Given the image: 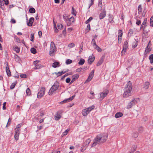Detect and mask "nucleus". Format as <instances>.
<instances>
[{
	"mask_svg": "<svg viewBox=\"0 0 153 153\" xmlns=\"http://www.w3.org/2000/svg\"><path fill=\"white\" fill-rule=\"evenodd\" d=\"M107 137L108 134H107L98 135L94 139L92 146H95L97 144L100 143H102L105 142L107 139Z\"/></svg>",
	"mask_w": 153,
	"mask_h": 153,
	"instance_id": "f257e3e1",
	"label": "nucleus"
},
{
	"mask_svg": "<svg viewBox=\"0 0 153 153\" xmlns=\"http://www.w3.org/2000/svg\"><path fill=\"white\" fill-rule=\"evenodd\" d=\"M132 89V84L129 81L127 84L124 89V93L123 94V97L124 98H126L131 95V91Z\"/></svg>",
	"mask_w": 153,
	"mask_h": 153,
	"instance_id": "f03ea898",
	"label": "nucleus"
},
{
	"mask_svg": "<svg viewBox=\"0 0 153 153\" xmlns=\"http://www.w3.org/2000/svg\"><path fill=\"white\" fill-rule=\"evenodd\" d=\"M59 86V84L57 82L54 83L49 91V95H52L53 93L58 88Z\"/></svg>",
	"mask_w": 153,
	"mask_h": 153,
	"instance_id": "7ed1b4c3",
	"label": "nucleus"
},
{
	"mask_svg": "<svg viewBox=\"0 0 153 153\" xmlns=\"http://www.w3.org/2000/svg\"><path fill=\"white\" fill-rule=\"evenodd\" d=\"M95 107L94 105H92L89 107L84 109L82 111V114L83 116H86Z\"/></svg>",
	"mask_w": 153,
	"mask_h": 153,
	"instance_id": "20e7f679",
	"label": "nucleus"
},
{
	"mask_svg": "<svg viewBox=\"0 0 153 153\" xmlns=\"http://www.w3.org/2000/svg\"><path fill=\"white\" fill-rule=\"evenodd\" d=\"M56 47L54 42H51L50 48L49 51V55L50 56H52L53 55V53L56 51Z\"/></svg>",
	"mask_w": 153,
	"mask_h": 153,
	"instance_id": "39448f33",
	"label": "nucleus"
},
{
	"mask_svg": "<svg viewBox=\"0 0 153 153\" xmlns=\"http://www.w3.org/2000/svg\"><path fill=\"white\" fill-rule=\"evenodd\" d=\"M139 99L138 98L134 99L129 103L128 105H127V108L129 109L131 108L134 105L136 104L139 101Z\"/></svg>",
	"mask_w": 153,
	"mask_h": 153,
	"instance_id": "423d86ee",
	"label": "nucleus"
},
{
	"mask_svg": "<svg viewBox=\"0 0 153 153\" xmlns=\"http://www.w3.org/2000/svg\"><path fill=\"white\" fill-rule=\"evenodd\" d=\"M108 90L105 89L104 90L103 92L100 93V100L103 99L108 94Z\"/></svg>",
	"mask_w": 153,
	"mask_h": 153,
	"instance_id": "0eeeda50",
	"label": "nucleus"
},
{
	"mask_svg": "<svg viewBox=\"0 0 153 153\" xmlns=\"http://www.w3.org/2000/svg\"><path fill=\"white\" fill-rule=\"evenodd\" d=\"M45 89V88H42L37 94V97L40 98L44 95Z\"/></svg>",
	"mask_w": 153,
	"mask_h": 153,
	"instance_id": "6e6552de",
	"label": "nucleus"
},
{
	"mask_svg": "<svg viewBox=\"0 0 153 153\" xmlns=\"http://www.w3.org/2000/svg\"><path fill=\"white\" fill-rule=\"evenodd\" d=\"M118 43H121L122 39V37L123 35V32L122 30H119L118 33Z\"/></svg>",
	"mask_w": 153,
	"mask_h": 153,
	"instance_id": "1a4fd4ad",
	"label": "nucleus"
},
{
	"mask_svg": "<svg viewBox=\"0 0 153 153\" xmlns=\"http://www.w3.org/2000/svg\"><path fill=\"white\" fill-rule=\"evenodd\" d=\"M79 76V75L78 74H76L72 76V79L71 81V84L73 83L77 79Z\"/></svg>",
	"mask_w": 153,
	"mask_h": 153,
	"instance_id": "9d476101",
	"label": "nucleus"
},
{
	"mask_svg": "<svg viewBox=\"0 0 153 153\" xmlns=\"http://www.w3.org/2000/svg\"><path fill=\"white\" fill-rule=\"evenodd\" d=\"M20 127L21 125L20 124L17 125L15 129V133H20Z\"/></svg>",
	"mask_w": 153,
	"mask_h": 153,
	"instance_id": "9b49d317",
	"label": "nucleus"
},
{
	"mask_svg": "<svg viewBox=\"0 0 153 153\" xmlns=\"http://www.w3.org/2000/svg\"><path fill=\"white\" fill-rule=\"evenodd\" d=\"M105 56H102L100 60L97 63V66H98L100 65L103 62Z\"/></svg>",
	"mask_w": 153,
	"mask_h": 153,
	"instance_id": "f8f14e48",
	"label": "nucleus"
},
{
	"mask_svg": "<svg viewBox=\"0 0 153 153\" xmlns=\"http://www.w3.org/2000/svg\"><path fill=\"white\" fill-rule=\"evenodd\" d=\"M94 60L95 57L94 56H90L88 59V62L91 64L94 61Z\"/></svg>",
	"mask_w": 153,
	"mask_h": 153,
	"instance_id": "ddd939ff",
	"label": "nucleus"
},
{
	"mask_svg": "<svg viewBox=\"0 0 153 153\" xmlns=\"http://www.w3.org/2000/svg\"><path fill=\"white\" fill-rule=\"evenodd\" d=\"M34 19L33 17L30 18L29 20V22L27 23V25L28 26H31L34 21Z\"/></svg>",
	"mask_w": 153,
	"mask_h": 153,
	"instance_id": "4468645a",
	"label": "nucleus"
},
{
	"mask_svg": "<svg viewBox=\"0 0 153 153\" xmlns=\"http://www.w3.org/2000/svg\"><path fill=\"white\" fill-rule=\"evenodd\" d=\"M106 15V12L105 11H104L101 13L99 16V18L100 19H101L104 18Z\"/></svg>",
	"mask_w": 153,
	"mask_h": 153,
	"instance_id": "2eb2a0df",
	"label": "nucleus"
},
{
	"mask_svg": "<svg viewBox=\"0 0 153 153\" xmlns=\"http://www.w3.org/2000/svg\"><path fill=\"white\" fill-rule=\"evenodd\" d=\"M75 95H74L72 97H70L69 98H68L66 100H64V101L62 102L63 103H65L68 102H70L75 97Z\"/></svg>",
	"mask_w": 153,
	"mask_h": 153,
	"instance_id": "dca6fc26",
	"label": "nucleus"
},
{
	"mask_svg": "<svg viewBox=\"0 0 153 153\" xmlns=\"http://www.w3.org/2000/svg\"><path fill=\"white\" fill-rule=\"evenodd\" d=\"M60 65L58 62H55L52 64V66L54 68L59 67Z\"/></svg>",
	"mask_w": 153,
	"mask_h": 153,
	"instance_id": "f3484780",
	"label": "nucleus"
},
{
	"mask_svg": "<svg viewBox=\"0 0 153 153\" xmlns=\"http://www.w3.org/2000/svg\"><path fill=\"white\" fill-rule=\"evenodd\" d=\"M109 19L108 20L109 22L111 23H114V21L113 20L114 17L112 15L109 14Z\"/></svg>",
	"mask_w": 153,
	"mask_h": 153,
	"instance_id": "a211bd4d",
	"label": "nucleus"
},
{
	"mask_svg": "<svg viewBox=\"0 0 153 153\" xmlns=\"http://www.w3.org/2000/svg\"><path fill=\"white\" fill-rule=\"evenodd\" d=\"M91 141V140L90 139H87L83 143V145L84 146H85V147H87L88 146V144L90 143Z\"/></svg>",
	"mask_w": 153,
	"mask_h": 153,
	"instance_id": "6ab92c4d",
	"label": "nucleus"
},
{
	"mask_svg": "<svg viewBox=\"0 0 153 153\" xmlns=\"http://www.w3.org/2000/svg\"><path fill=\"white\" fill-rule=\"evenodd\" d=\"M6 71L7 72V74L8 76H11V73L10 71L9 68L8 67V65L7 64V66L6 68Z\"/></svg>",
	"mask_w": 153,
	"mask_h": 153,
	"instance_id": "aec40b11",
	"label": "nucleus"
},
{
	"mask_svg": "<svg viewBox=\"0 0 153 153\" xmlns=\"http://www.w3.org/2000/svg\"><path fill=\"white\" fill-rule=\"evenodd\" d=\"M123 116V113L121 112H118L115 115L116 118H118L122 117Z\"/></svg>",
	"mask_w": 153,
	"mask_h": 153,
	"instance_id": "412c9836",
	"label": "nucleus"
},
{
	"mask_svg": "<svg viewBox=\"0 0 153 153\" xmlns=\"http://www.w3.org/2000/svg\"><path fill=\"white\" fill-rule=\"evenodd\" d=\"M13 49L17 53L19 52L20 51V48L17 46H13Z\"/></svg>",
	"mask_w": 153,
	"mask_h": 153,
	"instance_id": "4be33fe9",
	"label": "nucleus"
},
{
	"mask_svg": "<svg viewBox=\"0 0 153 153\" xmlns=\"http://www.w3.org/2000/svg\"><path fill=\"white\" fill-rule=\"evenodd\" d=\"M151 51V49L150 48H149L148 46H147L145 49V54H146L148 53H149Z\"/></svg>",
	"mask_w": 153,
	"mask_h": 153,
	"instance_id": "5701e85b",
	"label": "nucleus"
},
{
	"mask_svg": "<svg viewBox=\"0 0 153 153\" xmlns=\"http://www.w3.org/2000/svg\"><path fill=\"white\" fill-rule=\"evenodd\" d=\"M43 67V66H42V65H41L40 64H38L36 65V66H35L34 69H38L42 68Z\"/></svg>",
	"mask_w": 153,
	"mask_h": 153,
	"instance_id": "b1692460",
	"label": "nucleus"
},
{
	"mask_svg": "<svg viewBox=\"0 0 153 153\" xmlns=\"http://www.w3.org/2000/svg\"><path fill=\"white\" fill-rule=\"evenodd\" d=\"M149 83L148 82H146L144 85V88L145 89H147L149 87Z\"/></svg>",
	"mask_w": 153,
	"mask_h": 153,
	"instance_id": "393cba45",
	"label": "nucleus"
},
{
	"mask_svg": "<svg viewBox=\"0 0 153 153\" xmlns=\"http://www.w3.org/2000/svg\"><path fill=\"white\" fill-rule=\"evenodd\" d=\"M95 49H96L97 51L99 52H101L102 51L101 49L97 45L96 46L94 47Z\"/></svg>",
	"mask_w": 153,
	"mask_h": 153,
	"instance_id": "a878e982",
	"label": "nucleus"
},
{
	"mask_svg": "<svg viewBox=\"0 0 153 153\" xmlns=\"http://www.w3.org/2000/svg\"><path fill=\"white\" fill-rule=\"evenodd\" d=\"M128 46V44L127 42L126 41L124 43V45L123 46V48L127 49Z\"/></svg>",
	"mask_w": 153,
	"mask_h": 153,
	"instance_id": "bb28decb",
	"label": "nucleus"
},
{
	"mask_svg": "<svg viewBox=\"0 0 153 153\" xmlns=\"http://www.w3.org/2000/svg\"><path fill=\"white\" fill-rule=\"evenodd\" d=\"M61 117V116L60 114H57L55 116V120H57L60 119Z\"/></svg>",
	"mask_w": 153,
	"mask_h": 153,
	"instance_id": "cd10ccee",
	"label": "nucleus"
},
{
	"mask_svg": "<svg viewBox=\"0 0 153 153\" xmlns=\"http://www.w3.org/2000/svg\"><path fill=\"white\" fill-rule=\"evenodd\" d=\"M142 8L141 7V5H139L138 7V13L139 14L141 13Z\"/></svg>",
	"mask_w": 153,
	"mask_h": 153,
	"instance_id": "c85d7f7f",
	"label": "nucleus"
},
{
	"mask_svg": "<svg viewBox=\"0 0 153 153\" xmlns=\"http://www.w3.org/2000/svg\"><path fill=\"white\" fill-rule=\"evenodd\" d=\"M85 60L84 59H81L78 62V64L81 65H83L85 62Z\"/></svg>",
	"mask_w": 153,
	"mask_h": 153,
	"instance_id": "c756f323",
	"label": "nucleus"
},
{
	"mask_svg": "<svg viewBox=\"0 0 153 153\" xmlns=\"http://www.w3.org/2000/svg\"><path fill=\"white\" fill-rule=\"evenodd\" d=\"M26 94L28 96H29L31 94V92L30 89L29 88H27L26 91Z\"/></svg>",
	"mask_w": 153,
	"mask_h": 153,
	"instance_id": "7c9ffc66",
	"label": "nucleus"
},
{
	"mask_svg": "<svg viewBox=\"0 0 153 153\" xmlns=\"http://www.w3.org/2000/svg\"><path fill=\"white\" fill-rule=\"evenodd\" d=\"M144 129L143 127H139L138 129V131L140 133H142Z\"/></svg>",
	"mask_w": 153,
	"mask_h": 153,
	"instance_id": "2f4dec72",
	"label": "nucleus"
},
{
	"mask_svg": "<svg viewBox=\"0 0 153 153\" xmlns=\"http://www.w3.org/2000/svg\"><path fill=\"white\" fill-rule=\"evenodd\" d=\"M149 59L151 63H153V54L149 56Z\"/></svg>",
	"mask_w": 153,
	"mask_h": 153,
	"instance_id": "473e14b6",
	"label": "nucleus"
},
{
	"mask_svg": "<svg viewBox=\"0 0 153 153\" xmlns=\"http://www.w3.org/2000/svg\"><path fill=\"white\" fill-rule=\"evenodd\" d=\"M30 51L31 53L34 54H35L36 52V50L33 48H31L30 49Z\"/></svg>",
	"mask_w": 153,
	"mask_h": 153,
	"instance_id": "72a5a7b5",
	"label": "nucleus"
},
{
	"mask_svg": "<svg viewBox=\"0 0 153 153\" xmlns=\"http://www.w3.org/2000/svg\"><path fill=\"white\" fill-rule=\"evenodd\" d=\"M63 19L66 22H67L69 21V18L66 15H63Z\"/></svg>",
	"mask_w": 153,
	"mask_h": 153,
	"instance_id": "f704fd0d",
	"label": "nucleus"
},
{
	"mask_svg": "<svg viewBox=\"0 0 153 153\" xmlns=\"http://www.w3.org/2000/svg\"><path fill=\"white\" fill-rule=\"evenodd\" d=\"M20 133H15L14 138L15 139L17 140L19 139V137Z\"/></svg>",
	"mask_w": 153,
	"mask_h": 153,
	"instance_id": "c9c22d12",
	"label": "nucleus"
},
{
	"mask_svg": "<svg viewBox=\"0 0 153 153\" xmlns=\"http://www.w3.org/2000/svg\"><path fill=\"white\" fill-rule=\"evenodd\" d=\"M72 62V61L70 59H67L66 62L65 63L67 65H68L71 64Z\"/></svg>",
	"mask_w": 153,
	"mask_h": 153,
	"instance_id": "e433bc0d",
	"label": "nucleus"
},
{
	"mask_svg": "<svg viewBox=\"0 0 153 153\" xmlns=\"http://www.w3.org/2000/svg\"><path fill=\"white\" fill-rule=\"evenodd\" d=\"M35 10L33 8H31L29 9V12L31 13H34L35 12Z\"/></svg>",
	"mask_w": 153,
	"mask_h": 153,
	"instance_id": "4c0bfd02",
	"label": "nucleus"
},
{
	"mask_svg": "<svg viewBox=\"0 0 153 153\" xmlns=\"http://www.w3.org/2000/svg\"><path fill=\"white\" fill-rule=\"evenodd\" d=\"M150 26L153 27V16H152L150 19Z\"/></svg>",
	"mask_w": 153,
	"mask_h": 153,
	"instance_id": "58836bf2",
	"label": "nucleus"
},
{
	"mask_svg": "<svg viewBox=\"0 0 153 153\" xmlns=\"http://www.w3.org/2000/svg\"><path fill=\"white\" fill-rule=\"evenodd\" d=\"M133 30L132 29H130L129 30L128 33V36H131L133 34Z\"/></svg>",
	"mask_w": 153,
	"mask_h": 153,
	"instance_id": "ea45409f",
	"label": "nucleus"
},
{
	"mask_svg": "<svg viewBox=\"0 0 153 153\" xmlns=\"http://www.w3.org/2000/svg\"><path fill=\"white\" fill-rule=\"evenodd\" d=\"M87 148V147H85V146H84V145H83L82 146L81 148V151L82 152H84Z\"/></svg>",
	"mask_w": 153,
	"mask_h": 153,
	"instance_id": "a19ab883",
	"label": "nucleus"
},
{
	"mask_svg": "<svg viewBox=\"0 0 153 153\" xmlns=\"http://www.w3.org/2000/svg\"><path fill=\"white\" fill-rule=\"evenodd\" d=\"M74 21V18L73 17H71L70 18H69V21L71 22H73Z\"/></svg>",
	"mask_w": 153,
	"mask_h": 153,
	"instance_id": "79ce46f5",
	"label": "nucleus"
},
{
	"mask_svg": "<svg viewBox=\"0 0 153 153\" xmlns=\"http://www.w3.org/2000/svg\"><path fill=\"white\" fill-rule=\"evenodd\" d=\"M71 13L74 16H76V12L75 11L73 7L72 8Z\"/></svg>",
	"mask_w": 153,
	"mask_h": 153,
	"instance_id": "37998d69",
	"label": "nucleus"
},
{
	"mask_svg": "<svg viewBox=\"0 0 153 153\" xmlns=\"http://www.w3.org/2000/svg\"><path fill=\"white\" fill-rule=\"evenodd\" d=\"M74 46H75L74 44L73 43H72L69 44L68 45V47L69 48H71L74 47Z\"/></svg>",
	"mask_w": 153,
	"mask_h": 153,
	"instance_id": "c03bdc74",
	"label": "nucleus"
},
{
	"mask_svg": "<svg viewBox=\"0 0 153 153\" xmlns=\"http://www.w3.org/2000/svg\"><path fill=\"white\" fill-rule=\"evenodd\" d=\"M57 27L59 29H61L63 27V26L60 24H58Z\"/></svg>",
	"mask_w": 153,
	"mask_h": 153,
	"instance_id": "a18cd8bd",
	"label": "nucleus"
},
{
	"mask_svg": "<svg viewBox=\"0 0 153 153\" xmlns=\"http://www.w3.org/2000/svg\"><path fill=\"white\" fill-rule=\"evenodd\" d=\"M16 84V82H14L10 85V89H13L15 87V85Z\"/></svg>",
	"mask_w": 153,
	"mask_h": 153,
	"instance_id": "49530a36",
	"label": "nucleus"
},
{
	"mask_svg": "<svg viewBox=\"0 0 153 153\" xmlns=\"http://www.w3.org/2000/svg\"><path fill=\"white\" fill-rule=\"evenodd\" d=\"M0 7L1 8L2 10H4V7L3 2H0Z\"/></svg>",
	"mask_w": 153,
	"mask_h": 153,
	"instance_id": "de8ad7c7",
	"label": "nucleus"
},
{
	"mask_svg": "<svg viewBox=\"0 0 153 153\" xmlns=\"http://www.w3.org/2000/svg\"><path fill=\"white\" fill-rule=\"evenodd\" d=\"M94 70H92L90 73L89 76L93 78L94 76Z\"/></svg>",
	"mask_w": 153,
	"mask_h": 153,
	"instance_id": "09e8293b",
	"label": "nucleus"
},
{
	"mask_svg": "<svg viewBox=\"0 0 153 153\" xmlns=\"http://www.w3.org/2000/svg\"><path fill=\"white\" fill-rule=\"evenodd\" d=\"M92 77L88 76V78L87 79V80H86V81L85 82V83H86L87 82H89L91 80V79H92Z\"/></svg>",
	"mask_w": 153,
	"mask_h": 153,
	"instance_id": "8fccbe9b",
	"label": "nucleus"
},
{
	"mask_svg": "<svg viewBox=\"0 0 153 153\" xmlns=\"http://www.w3.org/2000/svg\"><path fill=\"white\" fill-rule=\"evenodd\" d=\"M31 39L30 41L32 42H33L34 41V34L33 33H31Z\"/></svg>",
	"mask_w": 153,
	"mask_h": 153,
	"instance_id": "3c124183",
	"label": "nucleus"
},
{
	"mask_svg": "<svg viewBox=\"0 0 153 153\" xmlns=\"http://www.w3.org/2000/svg\"><path fill=\"white\" fill-rule=\"evenodd\" d=\"M69 130L68 129H67L65 130L64 132H63L62 135L64 136L67 135L68 132Z\"/></svg>",
	"mask_w": 153,
	"mask_h": 153,
	"instance_id": "603ef678",
	"label": "nucleus"
},
{
	"mask_svg": "<svg viewBox=\"0 0 153 153\" xmlns=\"http://www.w3.org/2000/svg\"><path fill=\"white\" fill-rule=\"evenodd\" d=\"M93 19L92 17H90L88 19L86 20L85 22L86 24H88L90 21H91Z\"/></svg>",
	"mask_w": 153,
	"mask_h": 153,
	"instance_id": "864d4df0",
	"label": "nucleus"
},
{
	"mask_svg": "<svg viewBox=\"0 0 153 153\" xmlns=\"http://www.w3.org/2000/svg\"><path fill=\"white\" fill-rule=\"evenodd\" d=\"M70 75L69 74H65L64 75H63L61 78V80H63L64 78H65V77L67 76L68 75Z\"/></svg>",
	"mask_w": 153,
	"mask_h": 153,
	"instance_id": "5fc2aeb1",
	"label": "nucleus"
},
{
	"mask_svg": "<svg viewBox=\"0 0 153 153\" xmlns=\"http://www.w3.org/2000/svg\"><path fill=\"white\" fill-rule=\"evenodd\" d=\"M54 73L56 75L57 77L60 76L62 75V74H61L60 71L58 72H55Z\"/></svg>",
	"mask_w": 153,
	"mask_h": 153,
	"instance_id": "6e6d98bb",
	"label": "nucleus"
},
{
	"mask_svg": "<svg viewBox=\"0 0 153 153\" xmlns=\"http://www.w3.org/2000/svg\"><path fill=\"white\" fill-rule=\"evenodd\" d=\"M91 43L93 44V45L94 47L97 45L96 44L95 41L94 39H93L92 41L91 42Z\"/></svg>",
	"mask_w": 153,
	"mask_h": 153,
	"instance_id": "4d7b16f0",
	"label": "nucleus"
},
{
	"mask_svg": "<svg viewBox=\"0 0 153 153\" xmlns=\"http://www.w3.org/2000/svg\"><path fill=\"white\" fill-rule=\"evenodd\" d=\"M39 62L40 61L39 60L35 61L34 62L33 64L35 65V66H36V65L39 64Z\"/></svg>",
	"mask_w": 153,
	"mask_h": 153,
	"instance_id": "13d9d810",
	"label": "nucleus"
},
{
	"mask_svg": "<svg viewBox=\"0 0 153 153\" xmlns=\"http://www.w3.org/2000/svg\"><path fill=\"white\" fill-rule=\"evenodd\" d=\"M20 76L22 78H25L26 77L27 75L25 74H22L20 75Z\"/></svg>",
	"mask_w": 153,
	"mask_h": 153,
	"instance_id": "bf43d9fd",
	"label": "nucleus"
},
{
	"mask_svg": "<svg viewBox=\"0 0 153 153\" xmlns=\"http://www.w3.org/2000/svg\"><path fill=\"white\" fill-rule=\"evenodd\" d=\"M82 68H77L76 69V71L77 72H81V71H82Z\"/></svg>",
	"mask_w": 153,
	"mask_h": 153,
	"instance_id": "052dcab7",
	"label": "nucleus"
},
{
	"mask_svg": "<svg viewBox=\"0 0 153 153\" xmlns=\"http://www.w3.org/2000/svg\"><path fill=\"white\" fill-rule=\"evenodd\" d=\"M6 104V102H4V103H3V109L4 110L6 109V107H5Z\"/></svg>",
	"mask_w": 153,
	"mask_h": 153,
	"instance_id": "680f3d73",
	"label": "nucleus"
},
{
	"mask_svg": "<svg viewBox=\"0 0 153 153\" xmlns=\"http://www.w3.org/2000/svg\"><path fill=\"white\" fill-rule=\"evenodd\" d=\"M138 136V134L137 133H133V136L135 138H136Z\"/></svg>",
	"mask_w": 153,
	"mask_h": 153,
	"instance_id": "e2e57ef3",
	"label": "nucleus"
},
{
	"mask_svg": "<svg viewBox=\"0 0 153 153\" xmlns=\"http://www.w3.org/2000/svg\"><path fill=\"white\" fill-rule=\"evenodd\" d=\"M91 0V3L89 5V7H88L89 8L90 7L91 5H92L94 4V0Z\"/></svg>",
	"mask_w": 153,
	"mask_h": 153,
	"instance_id": "0e129e2a",
	"label": "nucleus"
},
{
	"mask_svg": "<svg viewBox=\"0 0 153 153\" xmlns=\"http://www.w3.org/2000/svg\"><path fill=\"white\" fill-rule=\"evenodd\" d=\"M71 81V79L69 78H67L66 79V82L67 83H69Z\"/></svg>",
	"mask_w": 153,
	"mask_h": 153,
	"instance_id": "69168bd1",
	"label": "nucleus"
},
{
	"mask_svg": "<svg viewBox=\"0 0 153 153\" xmlns=\"http://www.w3.org/2000/svg\"><path fill=\"white\" fill-rule=\"evenodd\" d=\"M16 40V42H20V40L19 38L17 37L16 36H15Z\"/></svg>",
	"mask_w": 153,
	"mask_h": 153,
	"instance_id": "338daca9",
	"label": "nucleus"
},
{
	"mask_svg": "<svg viewBox=\"0 0 153 153\" xmlns=\"http://www.w3.org/2000/svg\"><path fill=\"white\" fill-rule=\"evenodd\" d=\"M11 119L10 118H9L7 123V125L6 126H7L8 125H10V123L11 122Z\"/></svg>",
	"mask_w": 153,
	"mask_h": 153,
	"instance_id": "774afa93",
	"label": "nucleus"
}]
</instances>
